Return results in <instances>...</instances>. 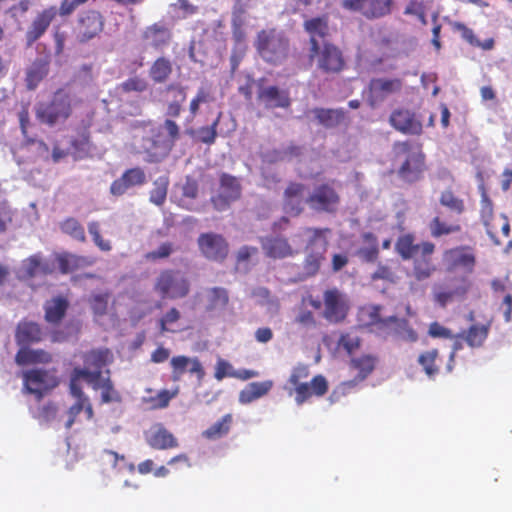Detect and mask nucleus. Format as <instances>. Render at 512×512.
I'll list each match as a JSON object with an SVG mask.
<instances>
[{"mask_svg": "<svg viewBox=\"0 0 512 512\" xmlns=\"http://www.w3.org/2000/svg\"><path fill=\"white\" fill-rule=\"evenodd\" d=\"M438 358L439 352L437 349L425 351L419 355L418 363L422 366L427 376L433 377L439 373Z\"/></svg>", "mask_w": 512, "mask_h": 512, "instance_id": "4d7b16f0", "label": "nucleus"}, {"mask_svg": "<svg viewBox=\"0 0 512 512\" xmlns=\"http://www.w3.org/2000/svg\"><path fill=\"white\" fill-rule=\"evenodd\" d=\"M62 233L70 236L72 239L84 243L86 234L82 224L74 217H68L59 224Z\"/></svg>", "mask_w": 512, "mask_h": 512, "instance_id": "864d4df0", "label": "nucleus"}, {"mask_svg": "<svg viewBox=\"0 0 512 512\" xmlns=\"http://www.w3.org/2000/svg\"><path fill=\"white\" fill-rule=\"evenodd\" d=\"M308 58L310 61H315L317 69L326 75L339 74L346 68L343 51L329 41L321 44L319 40H313Z\"/></svg>", "mask_w": 512, "mask_h": 512, "instance_id": "20e7f679", "label": "nucleus"}, {"mask_svg": "<svg viewBox=\"0 0 512 512\" xmlns=\"http://www.w3.org/2000/svg\"><path fill=\"white\" fill-rule=\"evenodd\" d=\"M318 122L326 128H334L340 125L345 119V112L343 109H326L315 108L313 109Z\"/></svg>", "mask_w": 512, "mask_h": 512, "instance_id": "49530a36", "label": "nucleus"}, {"mask_svg": "<svg viewBox=\"0 0 512 512\" xmlns=\"http://www.w3.org/2000/svg\"><path fill=\"white\" fill-rule=\"evenodd\" d=\"M112 357L109 349H93L83 355L85 367L75 368L76 377H82L86 382H95L100 380L102 368L107 365Z\"/></svg>", "mask_w": 512, "mask_h": 512, "instance_id": "9b49d317", "label": "nucleus"}, {"mask_svg": "<svg viewBox=\"0 0 512 512\" xmlns=\"http://www.w3.org/2000/svg\"><path fill=\"white\" fill-rule=\"evenodd\" d=\"M490 324H474L471 325L467 331L459 334L457 337H462L466 343L472 348L481 347L488 337Z\"/></svg>", "mask_w": 512, "mask_h": 512, "instance_id": "de8ad7c7", "label": "nucleus"}, {"mask_svg": "<svg viewBox=\"0 0 512 512\" xmlns=\"http://www.w3.org/2000/svg\"><path fill=\"white\" fill-rule=\"evenodd\" d=\"M274 382L265 380L262 382H251L239 394V401L242 404H249L265 395L272 389Z\"/></svg>", "mask_w": 512, "mask_h": 512, "instance_id": "ea45409f", "label": "nucleus"}, {"mask_svg": "<svg viewBox=\"0 0 512 512\" xmlns=\"http://www.w3.org/2000/svg\"><path fill=\"white\" fill-rule=\"evenodd\" d=\"M295 402L304 404L312 396L321 397L328 391V382L323 375L314 376L310 382H303L294 388Z\"/></svg>", "mask_w": 512, "mask_h": 512, "instance_id": "b1692460", "label": "nucleus"}, {"mask_svg": "<svg viewBox=\"0 0 512 512\" xmlns=\"http://www.w3.org/2000/svg\"><path fill=\"white\" fill-rule=\"evenodd\" d=\"M23 389L40 401L45 394L56 388L60 379L55 370L30 369L22 373Z\"/></svg>", "mask_w": 512, "mask_h": 512, "instance_id": "6e6552de", "label": "nucleus"}, {"mask_svg": "<svg viewBox=\"0 0 512 512\" xmlns=\"http://www.w3.org/2000/svg\"><path fill=\"white\" fill-rule=\"evenodd\" d=\"M436 271V266L432 262L431 256H421L413 262L412 273L416 280L424 281L429 279Z\"/></svg>", "mask_w": 512, "mask_h": 512, "instance_id": "603ef678", "label": "nucleus"}, {"mask_svg": "<svg viewBox=\"0 0 512 512\" xmlns=\"http://www.w3.org/2000/svg\"><path fill=\"white\" fill-rule=\"evenodd\" d=\"M262 248L266 256L273 259H283L294 254V250L288 240L280 236L266 238L262 242Z\"/></svg>", "mask_w": 512, "mask_h": 512, "instance_id": "72a5a7b5", "label": "nucleus"}, {"mask_svg": "<svg viewBox=\"0 0 512 512\" xmlns=\"http://www.w3.org/2000/svg\"><path fill=\"white\" fill-rule=\"evenodd\" d=\"M403 88L400 78H373L368 85L367 102L371 107H376L388 97L398 94Z\"/></svg>", "mask_w": 512, "mask_h": 512, "instance_id": "f8f14e48", "label": "nucleus"}, {"mask_svg": "<svg viewBox=\"0 0 512 512\" xmlns=\"http://www.w3.org/2000/svg\"><path fill=\"white\" fill-rule=\"evenodd\" d=\"M170 365L172 368L171 379L174 382L180 381L186 371L195 374L199 382L205 377V370L197 357L174 356L170 361Z\"/></svg>", "mask_w": 512, "mask_h": 512, "instance_id": "412c9836", "label": "nucleus"}, {"mask_svg": "<svg viewBox=\"0 0 512 512\" xmlns=\"http://www.w3.org/2000/svg\"><path fill=\"white\" fill-rule=\"evenodd\" d=\"M257 100L268 110L276 108L287 109L291 105L289 92L280 89L276 85L260 87L257 93Z\"/></svg>", "mask_w": 512, "mask_h": 512, "instance_id": "aec40b11", "label": "nucleus"}, {"mask_svg": "<svg viewBox=\"0 0 512 512\" xmlns=\"http://www.w3.org/2000/svg\"><path fill=\"white\" fill-rule=\"evenodd\" d=\"M323 317L331 324L342 323L349 312V304L345 296L336 288L328 289L323 295Z\"/></svg>", "mask_w": 512, "mask_h": 512, "instance_id": "ddd939ff", "label": "nucleus"}, {"mask_svg": "<svg viewBox=\"0 0 512 512\" xmlns=\"http://www.w3.org/2000/svg\"><path fill=\"white\" fill-rule=\"evenodd\" d=\"M294 323L307 330L315 329L318 325L313 312L308 309H301L296 315Z\"/></svg>", "mask_w": 512, "mask_h": 512, "instance_id": "774afa93", "label": "nucleus"}, {"mask_svg": "<svg viewBox=\"0 0 512 512\" xmlns=\"http://www.w3.org/2000/svg\"><path fill=\"white\" fill-rule=\"evenodd\" d=\"M342 8L359 12L367 20H376L389 16L394 8V0H343Z\"/></svg>", "mask_w": 512, "mask_h": 512, "instance_id": "9d476101", "label": "nucleus"}, {"mask_svg": "<svg viewBox=\"0 0 512 512\" xmlns=\"http://www.w3.org/2000/svg\"><path fill=\"white\" fill-rule=\"evenodd\" d=\"M387 332L388 333L383 334H393L406 342H416L418 340L417 332L411 327L409 321L405 318L389 316V328L387 329Z\"/></svg>", "mask_w": 512, "mask_h": 512, "instance_id": "c9c22d12", "label": "nucleus"}, {"mask_svg": "<svg viewBox=\"0 0 512 512\" xmlns=\"http://www.w3.org/2000/svg\"><path fill=\"white\" fill-rule=\"evenodd\" d=\"M72 113V96L65 88H58L49 101L39 102L35 107L37 120L49 127L65 123Z\"/></svg>", "mask_w": 512, "mask_h": 512, "instance_id": "7ed1b4c3", "label": "nucleus"}, {"mask_svg": "<svg viewBox=\"0 0 512 512\" xmlns=\"http://www.w3.org/2000/svg\"><path fill=\"white\" fill-rule=\"evenodd\" d=\"M154 290L163 299L185 298L190 292V281L179 270L165 269L156 278Z\"/></svg>", "mask_w": 512, "mask_h": 512, "instance_id": "0eeeda50", "label": "nucleus"}, {"mask_svg": "<svg viewBox=\"0 0 512 512\" xmlns=\"http://www.w3.org/2000/svg\"><path fill=\"white\" fill-rule=\"evenodd\" d=\"M146 181L147 178L143 168H130L125 170L121 177L111 183L110 192L114 196H121L125 194L128 189L135 186H142Z\"/></svg>", "mask_w": 512, "mask_h": 512, "instance_id": "5701e85b", "label": "nucleus"}, {"mask_svg": "<svg viewBox=\"0 0 512 512\" xmlns=\"http://www.w3.org/2000/svg\"><path fill=\"white\" fill-rule=\"evenodd\" d=\"M141 36L155 50L167 47L172 40V32L163 22H156L145 27Z\"/></svg>", "mask_w": 512, "mask_h": 512, "instance_id": "bb28decb", "label": "nucleus"}, {"mask_svg": "<svg viewBox=\"0 0 512 512\" xmlns=\"http://www.w3.org/2000/svg\"><path fill=\"white\" fill-rule=\"evenodd\" d=\"M254 46L263 61L271 65H280L289 56L290 40L283 31L268 28L257 33Z\"/></svg>", "mask_w": 512, "mask_h": 512, "instance_id": "f03ea898", "label": "nucleus"}, {"mask_svg": "<svg viewBox=\"0 0 512 512\" xmlns=\"http://www.w3.org/2000/svg\"><path fill=\"white\" fill-rule=\"evenodd\" d=\"M110 296L111 294L109 292H105L94 294L90 297L89 303L95 315L103 316L107 313Z\"/></svg>", "mask_w": 512, "mask_h": 512, "instance_id": "e2e57ef3", "label": "nucleus"}, {"mask_svg": "<svg viewBox=\"0 0 512 512\" xmlns=\"http://www.w3.org/2000/svg\"><path fill=\"white\" fill-rule=\"evenodd\" d=\"M50 68V60L47 57L36 58L27 68L25 73V85L30 91L35 90L47 77Z\"/></svg>", "mask_w": 512, "mask_h": 512, "instance_id": "c85d7f7f", "label": "nucleus"}, {"mask_svg": "<svg viewBox=\"0 0 512 512\" xmlns=\"http://www.w3.org/2000/svg\"><path fill=\"white\" fill-rule=\"evenodd\" d=\"M147 87V81L139 76L130 77L120 84V89L125 93L144 92Z\"/></svg>", "mask_w": 512, "mask_h": 512, "instance_id": "338daca9", "label": "nucleus"}, {"mask_svg": "<svg viewBox=\"0 0 512 512\" xmlns=\"http://www.w3.org/2000/svg\"><path fill=\"white\" fill-rule=\"evenodd\" d=\"M173 73V63L165 56L157 57L151 64L148 74L155 84L166 83Z\"/></svg>", "mask_w": 512, "mask_h": 512, "instance_id": "e433bc0d", "label": "nucleus"}, {"mask_svg": "<svg viewBox=\"0 0 512 512\" xmlns=\"http://www.w3.org/2000/svg\"><path fill=\"white\" fill-rule=\"evenodd\" d=\"M361 346V338L353 332L342 333L337 341V348L348 355L354 354Z\"/></svg>", "mask_w": 512, "mask_h": 512, "instance_id": "bf43d9fd", "label": "nucleus"}, {"mask_svg": "<svg viewBox=\"0 0 512 512\" xmlns=\"http://www.w3.org/2000/svg\"><path fill=\"white\" fill-rule=\"evenodd\" d=\"M146 442L155 450H169L179 446L177 438L161 424L146 436Z\"/></svg>", "mask_w": 512, "mask_h": 512, "instance_id": "7c9ffc66", "label": "nucleus"}, {"mask_svg": "<svg viewBox=\"0 0 512 512\" xmlns=\"http://www.w3.org/2000/svg\"><path fill=\"white\" fill-rule=\"evenodd\" d=\"M230 303L229 291L224 287H212L206 290L205 311L207 313L222 312Z\"/></svg>", "mask_w": 512, "mask_h": 512, "instance_id": "2f4dec72", "label": "nucleus"}, {"mask_svg": "<svg viewBox=\"0 0 512 512\" xmlns=\"http://www.w3.org/2000/svg\"><path fill=\"white\" fill-rule=\"evenodd\" d=\"M43 337V329L37 322L23 319L16 326L15 341L20 347H28L31 344L39 343Z\"/></svg>", "mask_w": 512, "mask_h": 512, "instance_id": "393cba45", "label": "nucleus"}, {"mask_svg": "<svg viewBox=\"0 0 512 512\" xmlns=\"http://www.w3.org/2000/svg\"><path fill=\"white\" fill-rule=\"evenodd\" d=\"M58 12L59 10L57 7L50 6L36 15L26 32V40L28 45L36 42L46 32L51 22L57 16Z\"/></svg>", "mask_w": 512, "mask_h": 512, "instance_id": "a878e982", "label": "nucleus"}, {"mask_svg": "<svg viewBox=\"0 0 512 512\" xmlns=\"http://www.w3.org/2000/svg\"><path fill=\"white\" fill-rule=\"evenodd\" d=\"M451 26L452 29L456 32H459L461 38L471 46L481 48L482 50L485 51L492 50L495 46V40L493 38H488L485 39L484 41H480L474 34V31L471 28L467 27L462 22H453Z\"/></svg>", "mask_w": 512, "mask_h": 512, "instance_id": "c03bdc74", "label": "nucleus"}, {"mask_svg": "<svg viewBox=\"0 0 512 512\" xmlns=\"http://www.w3.org/2000/svg\"><path fill=\"white\" fill-rule=\"evenodd\" d=\"M233 423L232 414H226L221 419L213 423L210 427L203 431L202 435L208 440H217L226 436Z\"/></svg>", "mask_w": 512, "mask_h": 512, "instance_id": "8fccbe9b", "label": "nucleus"}, {"mask_svg": "<svg viewBox=\"0 0 512 512\" xmlns=\"http://www.w3.org/2000/svg\"><path fill=\"white\" fill-rule=\"evenodd\" d=\"M84 411L88 420L94 416V411L91 402L75 401V403L68 409V420L65 424L67 429H70L75 423L77 416Z\"/></svg>", "mask_w": 512, "mask_h": 512, "instance_id": "13d9d810", "label": "nucleus"}, {"mask_svg": "<svg viewBox=\"0 0 512 512\" xmlns=\"http://www.w3.org/2000/svg\"><path fill=\"white\" fill-rule=\"evenodd\" d=\"M435 244L431 241H424L420 244L415 243V236L412 233H406L397 238L395 250L404 260L412 259L418 252L421 256H432L435 252Z\"/></svg>", "mask_w": 512, "mask_h": 512, "instance_id": "6ab92c4d", "label": "nucleus"}, {"mask_svg": "<svg viewBox=\"0 0 512 512\" xmlns=\"http://www.w3.org/2000/svg\"><path fill=\"white\" fill-rule=\"evenodd\" d=\"M198 246L201 253L209 260L222 262L229 252L226 239L216 233H202L198 237Z\"/></svg>", "mask_w": 512, "mask_h": 512, "instance_id": "dca6fc26", "label": "nucleus"}, {"mask_svg": "<svg viewBox=\"0 0 512 512\" xmlns=\"http://www.w3.org/2000/svg\"><path fill=\"white\" fill-rule=\"evenodd\" d=\"M88 232L92 237L94 244L104 252H109L112 249L111 242L103 239L101 235V227L98 221H91L88 223Z\"/></svg>", "mask_w": 512, "mask_h": 512, "instance_id": "680f3d73", "label": "nucleus"}, {"mask_svg": "<svg viewBox=\"0 0 512 512\" xmlns=\"http://www.w3.org/2000/svg\"><path fill=\"white\" fill-rule=\"evenodd\" d=\"M25 275L33 278L37 275H47L52 273V268L47 262H43L40 255L35 254L23 261Z\"/></svg>", "mask_w": 512, "mask_h": 512, "instance_id": "3c124183", "label": "nucleus"}, {"mask_svg": "<svg viewBox=\"0 0 512 512\" xmlns=\"http://www.w3.org/2000/svg\"><path fill=\"white\" fill-rule=\"evenodd\" d=\"M305 203L315 212L333 214L340 204V195L334 181L316 185L305 199Z\"/></svg>", "mask_w": 512, "mask_h": 512, "instance_id": "1a4fd4ad", "label": "nucleus"}, {"mask_svg": "<svg viewBox=\"0 0 512 512\" xmlns=\"http://www.w3.org/2000/svg\"><path fill=\"white\" fill-rule=\"evenodd\" d=\"M305 186L302 183L291 182L284 191V205L287 212L294 216L300 215L304 210L303 196Z\"/></svg>", "mask_w": 512, "mask_h": 512, "instance_id": "c756f323", "label": "nucleus"}, {"mask_svg": "<svg viewBox=\"0 0 512 512\" xmlns=\"http://www.w3.org/2000/svg\"><path fill=\"white\" fill-rule=\"evenodd\" d=\"M441 263L446 273L462 272V276L474 273L477 264L475 249L469 245H459L445 249Z\"/></svg>", "mask_w": 512, "mask_h": 512, "instance_id": "423d86ee", "label": "nucleus"}, {"mask_svg": "<svg viewBox=\"0 0 512 512\" xmlns=\"http://www.w3.org/2000/svg\"><path fill=\"white\" fill-rule=\"evenodd\" d=\"M178 394V388L174 391L163 389L159 391L155 396L149 398L151 407L153 409H163L169 405V402Z\"/></svg>", "mask_w": 512, "mask_h": 512, "instance_id": "69168bd1", "label": "nucleus"}, {"mask_svg": "<svg viewBox=\"0 0 512 512\" xmlns=\"http://www.w3.org/2000/svg\"><path fill=\"white\" fill-rule=\"evenodd\" d=\"M241 196V185L237 178L222 173L220 175V190L216 196L211 197V203L217 211L227 210L231 203L238 200Z\"/></svg>", "mask_w": 512, "mask_h": 512, "instance_id": "4468645a", "label": "nucleus"}, {"mask_svg": "<svg viewBox=\"0 0 512 512\" xmlns=\"http://www.w3.org/2000/svg\"><path fill=\"white\" fill-rule=\"evenodd\" d=\"M392 154L400 180L414 184L424 178L427 165L422 143L413 140L395 141Z\"/></svg>", "mask_w": 512, "mask_h": 512, "instance_id": "f257e3e1", "label": "nucleus"}, {"mask_svg": "<svg viewBox=\"0 0 512 512\" xmlns=\"http://www.w3.org/2000/svg\"><path fill=\"white\" fill-rule=\"evenodd\" d=\"M439 203L456 215H461L465 211L464 200L456 196L451 189L441 192Z\"/></svg>", "mask_w": 512, "mask_h": 512, "instance_id": "5fc2aeb1", "label": "nucleus"}, {"mask_svg": "<svg viewBox=\"0 0 512 512\" xmlns=\"http://www.w3.org/2000/svg\"><path fill=\"white\" fill-rule=\"evenodd\" d=\"M430 234L433 238H440L454 233H459L462 230V226L457 223H449L441 218L440 215H436L431 219L428 224Z\"/></svg>", "mask_w": 512, "mask_h": 512, "instance_id": "09e8293b", "label": "nucleus"}, {"mask_svg": "<svg viewBox=\"0 0 512 512\" xmlns=\"http://www.w3.org/2000/svg\"><path fill=\"white\" fill-rule=\"evenodd\" d=\"M58 413V406L55 402L49 401L40 406L33 414V417L38 420L39 423H50L56 419Z\"/></svg>", "mask_w": 512, "mask_h": 512, "instance_id": "052dcab7", "label": "nucleus"}, {"mask_svg": "<svg viewBox=\"0 0 512 512\" xmlns=\"http://www.w3.org/2000/svg\"><path fill=\"white\" fill-rule=\"evenodd\" d=\"M165 92H172L173 99L168 102L166 108V116L169 118H177L182 111V104L186 101V89L178 83H172L165 87Z\"/></svg>", "mask_w": 512, "mask_h": 512, "instance_id": "79ce46f5", "label": "nucleus"}, {"mask_svg": "<svg viewBox=\"0 0 512 512\" xmlns=\"http://www.w3.org/2000/svg\"><path fill=\"white\" fill-rule=\"evenodd\" d=\"M303 29L309 35V48H312L313 40L324 39L329 35V16L323 14L309 18L303 22Z\"/></svg>", "mask_w": 512, "mask_h": 512, "instance_id": "f704fd0d", "label": "nucleus"}, {"mask_svg": "<svg viewBox=\"0 0 512 512\" xmlns=\"http://www.w3.org/2000/svg\"><path fill=\"white\" fill-rule=\"evenodd\" d=\"M107 376H101L100 380L95 382H87L94 390L101 389V403H120L122 396L118 390L115 389L114 384L109 376L110 371H106Z\"/></svg>", "mask_w": 512, "mask_h": 512, "instance_id": "4c0bfd02", "label": "nucleus"}, {"mask_svg": "<svg viewBox=\"0 0 512 512\" xmlns=\"http://www.w3.org/2000/svg\"><path fill=\"white\" fill-rule=\"evenodd\" d=\"M389 124L405 135H421L423 132L422 122L414 112L405 108L393 110L389 117Z\"/></svg>", "mask_w": 512, "mask_h": 512, "instance_id": "a211bd4d", "label": "nucleus"}, {"mask_svg": "<svg viewBox=\"0 0 512 512\" xmlns=\"http://www.w3.org/2000/svg\"><path fill=\"white\" fill-rule=\"evenodd\" d=\"M168 187L169 178L167 176H159L155 179L153 188L150 191V202L157 206H162L167 198Z\"/></svg>", "mask_w": 512, "mask_h": 512, "instance_id": "6e6d98bb", "label": "nucleus"}, {"mask_svg": "<svg viewBox=\"0 0 512 512\" xmlns=\"http://www.w3.org/2000/svg\"><path fill=\"white\" fill-rule=\"evenodd\" d=\"M473 282L467 276H461L455 280L452 288L444 285H435L433 287V300L440 307H446L454 299H464L469 291L472 289Z\"/></svg>", "mask_w": 512, "mask_h": 512, "instance_id": "2eb2a0df", "label": "nucleus"}, {"mask_svg": "<svg viewBox=\"0 0 512 512\" xmlns=\"http://www.w3.org/2000/svg\"><path fill=\"white\" fill-rule=\"evenodd\" d=\"M381 306L371 305L369 307L361 309V316L366 317L367 320L364 322L365 326L372 327L377 333H388L389 328V317L383 318L380 315Z\"/></svg>", "mask_w": 512, "mask_h": 512, "instance_id": "37998d69", "label": "nucleus"}, {"mask_svg": "<svg viewBox=\"0 0 512 512\" xmlns=\"http://www.w3.org/2000/svg\"><path fill=\"white\" fill-rule=\"evenodd\" d=\"M103 17L94 10L83 12L78 19V37L86 42L97 36L103 30Z\"/></svg>", "mask_w": 512, "mask_h": 512, "instance_id": "4be33fe9", "label": "nucleus"}, {"mask_svg": "<svg viewBox=\"0 0 512 512\" xmlns=\"http://www.w3.org/2000/svg\"><path fill=\"white\" fill-rule=\"evenodd\" d=\"M162 128L167 133V136L164 137L165 141L173 149L175 143L180 139L181 136L180 126L173 119L167 118L164 120Z\"/></svg>", "mask_w": 512, "mask_h": 512, "instance_id": "0e129e2a", "label": "nucleus"}, {"mask_svg": "<svg viewBox=\"0 0 512 512\" xmlns=\"http://www.w3.org/2000/svg\"><path fill=\"white\" fill-rule=\"evenodd\" d=\"M139 148V152L145 155V160L149 163L162 161L172 151L171 146L160 132L142 137Z\"/></svg>", "mask_w": 512, "mask_h": 512, "instance_id": "f3484780", "label": "nucleus"}, {"mask_svg": "<svg viewBox=\"0 0 512 512\" xmlns=\"http://www.w3.org/2000/svg\"><path fill=\"white\" fill-rule=\"evenodd\" d=\"M363 246L357 251V255L365 262L373 263L378 259V238L372 232H364L361 235Z\"/></svg>", "mask_w": 512, "mask_h": 512, "instance_id": "a18cd8bd", "label": "nucleus"}, {"mask_svg": "<svg viewBox=\"0 0 512 512\" xmlns=\"http://www.w3.org/2000/svg\"><path fill=\"white\" fill-rule=\"evenodd\" d=\"M56 260L58 268L62 274L72 273L83 267L90 266L93 263L92 260L85 256H79L67 252L58 254Z\"/></svg>", "mask_w": 512, "mask_h": 512, "instance_id": "a19ab883", "label": "nucleus"}, {"mask_svg": "<svg viewBox=\"0 0 512 512\" xmlns=\"http://www.w3.org/2000/svg\"><path fill=\"white\" fill-rule=\"evenodd\" d=\"M69 301L62 295L47 300L44 305V320L53 326H58L65 318L69 309Z\"/></svg>", "mask_w": 512, "mask_h": 512, "instance_id": "cd10ccee", "label": "nucleus"}, {"mask_svg": "<svg viewBox=\"0 0 512 512\" xmlns=\"http://www.w3.org/2000/svg\"><path fill=\"white\" fill-rule=\"evenodd\" d=\"M52 361V356L49 352L43 349H29L28 347H21L15 355V362L19 366L30 364H47Z\"/></svg>", "mask_w": 512, "mask_h": 512, "instance_id": "58836bf2", "label": "nucleus"}, {"mask_svg": "<svg viewBox=\"0 0 512 512\" xmlns=\"http://www.w3.org/2000/svg\"><path fill=\"white\" fill-rule=\"evenodd\" d=\"M377 357L366 354L360 357L352 358L350 367L358 372L354 380L344 383V386L353 387L357 383L364 381L375 369Z\"/></svg>", "mask_w": 512, "mask_h": 512, "instance_id": "473e14b6", "label": "nucleus"}, {"mask_svg": "<svg viewBox=\"0 0 512 512\" xmlns=\"http://www.w3.org/2000/svg\"><path fill=\"white\" fill-rule=\"evenodd\" d=\"M330 232L329 228H312L303 229V234L309 237L307 243L308 253L303 262V268L308 276H314L318 273L326 251L327 240L326 234Z\"/></svg>", "mask_w": 512, "mask_h": 512, "instance_id": "39448f33", "label": "nucleus"}]
</instances>
